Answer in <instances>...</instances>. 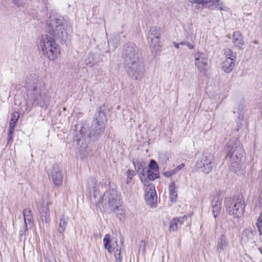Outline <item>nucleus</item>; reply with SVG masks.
Masks as SVG:
<instances>
[{"label": "nucleus", "mask_w": 262, "mask_h": 262, "mask_svg": "<svg viewBox=\"0 0 262 262\" xmlns=\"http://www.w3.org/2000/svg\"><path fill=\"white\" fill-rule=\"evenodd\" d=\"M187 219V216L186 215L173 219L170 223L169 230L170 231H174L177 230L178 227L182 225Z\"/></svg>", "instance_id": "obj_19"}, {"label": "nucleus", "mask_w": 262, "mask_h": 262, "mask_svg": "<svg viewBox=\"0 0 262 262\" xmlns=\"http://www.w3.org/2000/svg\"><path fill=\"white\" fill-rule=\"evenodd\" d=\"M229 241L225 234H222L217 239L216 251L221 253L228 246Z\"/></svg>", "instance_id": "obj_18"}, {"label": "nucleus", "mask_w": 262, "mask_h": 262, "mask_svg": "<svg viewBox=\"0 0 262 262\" xmlns=\"http://www.w3.org/2000/svg\"><path fill=\"white\" fill-rule=\"evenodd\" d=\"M31 209L26 208L24 210V218L26 227V230L28 229V225H30L32 220V215Z\"/></svg>", "instance_id": "obj_23"}, {"label": "nucleus", "mask_w": 262, "mask_h": 262, "mask_svg": "<svg viewBox=\"0 0 262 262\" xmlns=\"http://www.w3.org/2000/svg\"><path fill=\"white\" fill-rule=\"evenodd\" d=\"M259 250L260 251V253L262 254V247L259 248Z\"/></svg>", "instance_id": "obj_46"}, {"label": "nucleus", "mask_w": 262, "mask_h": 262, "mask_svg": "<svg viewBox=\"0 0 262 262\" xmlns=\"http://www.w3.org/2000/svg\"><path fill=\"white\" fill-rule=\"evenodd\" d=\"M14 127L12 125L11 126L9 125L8 134H13Z\"/></svg>", "instance_id": "obj_39"}, {"label": "nucleus", "mask_w": 262, "mask_h": 262, "mask_svg": "<svg viewBox=\"0 0 262 262\" xmlns=\"http://www.w3.org/2000/svg\"><path fill=\"white\" fill-rule=\"evenodd\" d=\"M161 35V31L160 29L156 27H152L150 29L148 38L151 39L153 37H160Z\"/></svg>", "instance_id": "obj_26"}, {"label": "nucleus", "mask_w": 262, "mask_h": 262, "mask_svg": "<svg viewBox=\"0 0 262 262\" xmlns=\"http://www.w3.org/2000/svg\"><path fill=\"white\" fill-rule=\"evenodd\" d=\"M225 59L223 61L222 69L227 73L231 72L235 67L236 59V53L230 49L224 50Z\"/></svg>", "instance_id": "obj_10"}, {"label": "nucleus", "mask_w": 262, "mask_h": 262, "mask_svg": "<svg viewBox=\"0 0 262 262\" xmlns=\"http://www.w3.org/2000/svg\"><path fill=\"white\" fill-rule=\"evenodd\" d=\"M90 192L91 193V196L92 197L93 195V198L95 199V203L96 204L101 202V194L96 192L95 186H93L92 189H90Z\"/></svg>", "instance_id": "obj_27"}, {"label": "nucleus", "mask_w": 262, "mask_h": 262, "mask_svg": "<svg viewBox=\"0 0 262 262\" xmlns=\"http://www.w3.org/2000/svg\"><path fill=\"white\" fill-rule=\"evenodd\" d=\"M184 164H181L180 165L177 166V169H179V170H181L183 167H184Z\"/></svg>", "instance_id": "obj_44"}, {"label": "nucleus", "mask_w": 262, "mask_h": 262, "mask_svg": "<svg viewBox=\"0 0 262 262\" xmlns=\"http://www.w3.org/2000/svg\"><path fill=\"white\" fill-rule=\"evenodd\" d=\"M125 66L128 75L137 80L144 71L143 62L139 59L138 48L134 45L127 46L123 52Z\"/></svg>", "instance_id": "obj_2"}, {"label": "nucleus", "mask_w": 262, "mask_h": 262, "mask_svg": "<svg viewBox=\"0 0 262 262\" xmlns=\"http://www.w3.org/2000/svg\"><path fill=\"white\" fill-rule=\"evenodd\" d=\"M169 198L171 202L173 203L177 201L178 194L176 189L175 183L171 182L169 186Z\"/></svg>", "instance_id": "obj_22"}, {"label": "nucleus", "mask_w": 262, "mask_h": 262, "mask_svg": "<svg viewBox=\"0 0 262 262\" xmlns=\"http://www.w3.org/2000/svg\"><path fill=\"white\" fill-rule=\"evenodd\" d=\"M139 247H140V249H141L142 248V251H145V242L143 241H141L140 242Z\"/></svg>", "instance_id": "obj_38"}, {"label": "nucleus", "mask_w": 262, "mask_h": 262, "mask_svg": "<svg viewBox=\"0 0 262 262\" xmlns=\"http://www.w3.org/2000/svg\"><path fill=\"white\" fill-rule=\"evenodd\" d=\"M145 199L148 205L155 208L157 204V195L155 190V186L150 184L145 189Z\"/></svg>", "instance_id": "obj_12"}, {"label": "nucleus", "mask_w": 262, "mask_h": 262, "mask_svg": "<svg viewBox=\"0 0 262 262\" xmlns=\"http://www.w3.org/2000/svg\"><path fill=\"white\" fill-rule=\"evenodd\" d=\"M173 45L174 47L176 49H179L180 48V46H182L181 44V42H180V43H176L175 42H173Z\"/></svg>", "instance_id": "obj_42"}, {"label": "nucleus", "mask_w": 262, "mask_h": 262, "mask_svg": "<svg viewBox=\"0 0 262 262\" xmlns=\"http://www.w3.org/2000/svg\"><path fill=\"white\" fill-rule=\"evenodd\" d=\"M28 94L33 105L47 107L49 103V97L47 94L45 84L37 76L31 75L26 82Z\"/></svg>", "instance_id": "obj_1"}, {"label": "nucleus", "mask_w": 262, "mask_h": 262, "mask_svg": "<svg viewBox=\"0 0 262 262\" xmlns=\"http://www.w3.org/2000/svg\"><path fill=\"white\" fill-rule=\"evenodd\" d=\"M136 170L138 172H142L143 170V167L145 164L143 162H139V161H135L133 162Z\"/></svg>", "instance_id": "obj_30"}, {"label": "nucleus", "mask_w": 262, "mask_h": 262, "mask_svg": "<svg viewBox=\"0 0 262 262\" xmlns=\"http://www.w3.org/2000/svg\"><path fill=\"white\" fill-rule=\"evenodd\" d=\"M174 174H176L175 171L173 170V169L168 171H166V172H165L164 173V175L168 178L170 177L171 176H172V175H173Z\"/></svg>", "instance_id": "obj_34"}, {"label": "nucleus", "mask_w": 262, "mask_h": 262, "mask_svg": "<svg viewBox=\"0 0 262 262\" xmlns=\"http://www.w3.org/2000/svg\"><path fill=\"white\" fill-rule=\"evenodd\" d=\"M173 170L175 171V173H176L179 170V169H177V167H176L174 169H173Z\"/></svg>", "instance_id": "obj_45"}, {"label": "nucleus", "mask_w": 262, "mask_h": 262, "mask_svg": "<svg viewBox=\"0 0 262 262\" xmlns=\"http://www.w3.org/2000/svg\"><path fill=\"white\" fill-rule=\"evenodd\" d=\"M160 37H153V38L149 39L150 48L151 52L155 55L159 54L161 50V46L160 44Z\"/></svg>", "instance_id": "obj_20"}, {"label": "nucleus", "mask_w": 262, "mask_h": 262, "mask_svg": "<svg viewBox=\"0 0 262 262\" xmlns=\"http://www.w3.org/2000/svg\"><path fill=\"white\" fill-rule=\"evenodd\" d=\"M106 121L105 113L100 110H98L95 115L94 122L96 123V131L89 132L86 130V128L82 127L80 130V134L83 136H88L90 138H95V136L101 134L104 128L105 122Z\"/></svg>", "instance_id": "obj_6"}, {"label": "nucleus", "mask_w": 262, "mask_h": 262, "mask_svg": "<svg viewBox=\"0 0 262 262\" xmlns=\"http://www.w3.org/2000/svg\"><path fill=\"white\" fill-rule=\"evenodd\" d=\"M114 255L116 258V260H122V257L121 255V249L120 248H117L116 250L114 251Z\"/></svg>", "instance_id": "obj_32"}, {"label": "nucleus", "mask_w": 262, "mask_h": 262, "mask_svg": "<svg viewBox=\"0 0 262 262\" xmlns=\"http://www.w3.org/2000/svg\"><path fill=\"white\" fill-rule=\"evenodd\" d=\"M214 166L213 158L210 154L203 153L197 161L196 167L204 173H209Z\"/></svg>", "instance_id": "obj_9"}, {"label": "nucleus", "mask_w": 262, "mask_h": 262, "mask_svg": "<svg viewBox=\"0 0 262 262\" xmlns=\"http://www.w3.org/2000/svg\"><path fill=\"white\" fill-rule=\"evenodd\" d=\"M181 45L183 46H186L189 49H193V46L190 42H186V41H182L181 42Z\"/></svg>", "instance_id": "obj_35"}, {"label": "nucleus", "mask_w": 262, "mask_h": 262, "mask_svg": "<svg viewBox=\"0 0 262 262\" xmlns=\"http://www.w3.org/2000/svg\"><path fill=\"white\" fill-rule=\"evenodd\" d=\"M51 202L43 203L40 209V219L42 222L48 224L50 221L49 205Z\"/></svg>", "instance_id": "obj_17"}, {"label": "nucleus", "mask_w": 262, "mask_h": 262, "mask_svg": "<svg viewBox=\"0 0 262 262\" xmlns=\"http://www.w3.org/2000/svg\"><path fill=\"white\" fill-rule=\"evenodd\" d=\"M13 135L12 134H8V144H11L13 142Z\"/></svg>", "instance_id": "obj_37"}, {"label": "nucleus", "mask_w": 262, "mask_h": 262, "mask_svg": "<svg viewBox=\"0 0 262 262\" xmlns=\"http://www.w3.org/2000/svg\"><path fill=\"white\" fill-rule=\"evenodd\" d=\"M191 3L201 4L203 5H208V6H214L216 9L219 10H225L223 4L220 0H188Z\"/></svg>", "instance_id": "obj_15"}, {"label": "nucleus", "mask_w": 262, "mask_h": 262, "mask_svg": "<svg viewBox=\"0 0 262 262\" xmlns=\"http://www.w3.org/2000/svg\"><path fill=\"white\" fill-rule=\"evenodd\" d=\"M194 63L200 73L205 75L207 71L208 56L204 53L198 52L194 55Z\"/></svg>", "instance_id": "obj_11"}, {"label": "nucleus", "mask_w": 262, "mask_h": 262, "mask_svg": "<svg viewBox=\"0 0 262 262\" xmlns=\"http://www.w3.org/2000/svg\"><path fill=\"white\" fill-rule=\"evenodd\" d=\"M67 27V23L63 20V18L53 17L48 22L47 31L61 42H65L68 39Z\"/></svg>", "instance_id": "obj_4"}, {"label": "nucleus", "mask_w": 262, "mask_h": 262, "mask_svg": "<svg viewBox=\"0 0 262 262\" xmlns=\"http://www.w3.org/2000/svg\"><path fill=\"white\" fill-rule=\"evenodd\" d=\"M14 2L15 3H16V0H14Z\"/></svg>", "instance_id": "obj_50"}, {"label": "nucleus", "mask_w": 262, "mask_h": 262, "mask_svg": "<svg viewBox=\"0 0 262 262\" xmlns=\"http://www.w3.org/2000/svg\"><path fill=\"white\" fill-rule=\"evenodd\" d=\"M68 222V219L66 218L63 215L60 217L58 226V231L59 233L64 232L67 228Z\"/></svg>", "instance_id": "obj_24"}, {"label": "nucleus", "mask_w": 262, "mask_h": 262, "mask_svg": "<svg viewBox=\"0 0 262 262\" xmlns=\"http://www.w3.org/2000/svg\"><path fill=\"white\" fill-rule=\"evenodd\" d=\"M49 178L56 186H60L62 183L63 176L62 171L57 166H54L53 167V170L49 174Z\"/></svg>", "instance_id": "obj_14"}, {"label": "nucleus", "mask_w": 262, "mask_h": 262, "mask_svg": "<svg viewBox=\"0 0 262 262\" xmlns=\"http://www.w3.org/2000/svg\"><path fill=\"white\" fill-rule=\"evenodd\" d=\"M256 226L258 230L259 235L262 236V224H256ZM260 240L262 242V238H260Z\"/></svg>", "instance_id": "obj_36"}, {"label": "nucleus", "mask_w": 262, "mask_h": 262, "mask_svg": "<svg viewBox=\"0 0 262 262\" xmlns=\"http://www.w3.org/2000/svg\"><path fill=\"white\" fill-rule=\"evenodd\" d=\"M117 191L114 189H110L104 193L102 201L105 203H107L108 208L111 211L114 212L117 215H123L124 211L120 207L119 201L118 200Z\"/></svg>", "instance_id": "obj_7"}, {"label": "nucleus", "mask_w": 262, "mask_h": 262, "mask_svg": "<svg viewBox=\"0 0 262 262\" xmlns=\"http://www.w3.org/2000/svg\"><path fill=\"white\" fill-rule=\"evenodd\" d=\"M118 45H119V44H118V42H117V43H116V46H115V47L116 48V47Z\"/></svg>", "instance_id": "obj_49"}, {"label": "nucleus", "mask_w": 262, "mask_h": 262, "mask_svg": "<svg viewBox=\"0 0 262 262\" xmlns=\"http://www.w3.org/2000/svg\"><path fill=\"white\" fill-rule=\"evenodd\" d=\"M149 167L150 169L157 170L158 169V166L157 163L154 160H150Z\"/></svg>", "instance_id": "obj_33"}, {"label": "nucleus", "mask_w": 262, "mask_h": 262, "mask_svg": "<svg viewBox=\"0 0 262 262\" xmlns=\"http://www.w3.org/2000/svg\"><path fill=\"white\" fill-rule=\"evenodd\" d=\"M116 262H121V260H116Z\"/></svg>", "instance_id": "obj_48"}, {"label": "nucleus", "mask_w": 262, "mask_h": 262, "mask_svg": "<svg viewBox=\"0 0 262 262\" xmlns=\"http://www.w3.org/2000/svg\"><path fill=\"white\" fill-rule=\"evenodd\" d=\"M38 50L50 60H55L60 53V48L52 37L47 34H42L37 40Z\"/></svg>", "instance_id": "obj_3"}, {"label": "nucleus", "mask_w": 262, "mask_h": 262, "mask_svg": "<svg viewBox=\"0 0 262 262\" xmlns=\"http://www.w3.org/2000/svg\"><path fill=\"white\" fill-rule=\"evenodd\" d=\"M233 144L232 142L229 143L227 147V155L226 159L230 169L236 172L239 170L242 166V159L243 150L239 143V146Z\"/></svg>", "instance_id": "obj_5"}, {"label": "nucleus", "mask_w": 262, "mask_h": 262, "mask_svg": "<svg viewBox=\"0 0 262 262\" xmlns=\"http://www.w3.org/2000/svg\"><path fill=\"white\" fill-rule=\"evenodd\" d=\"M232 37L234 46L239 49H243L244 41L242 34L239 31L235 32L233 34Z\"/></svg>", "instance_id": "obj_21"}, {"label": "nucleus", "mask_w": 262, "mask_h": 262, "mask_svg": "<svg viewBox=\"0 0 262 262\" xmlns=\"http://www.w3.org/2000/svg\"><path fill=\"white\" fill-rule=\"evenodd\" d=\"M258 107L259 109V113H260V116L262 117V103H260L259 104Z\"/></svg>", "instance_id": "obj_43"}, {"label": "nucleus", "mask_w": 262, "mask_h": 262, "mask_svg": "<svg viewBox=\"0 0 262 262\" xmlns=\"http://www.w3.org/2000/svg\"><path fill=\"white\" fill-rule=\"evenodd\" d=\"M127 175V178H126V183L128 184L130 180H132L133 177H134L135 175V171L131 170V169H128L126 172Z\"/></svg>", "instance_id": "obj_31"}, {"label": "nucleus", "mask_w": 262, "mask_h": 262, "mask_svg": "<svg viewBox=\"0 0 262 262\" xmlns=\"http://www.w3.org/2000/svg\"><path fill=\"white\" fill-rule=\"evenodd\" d=\"M225 206L228 213L234 218L239 219L244 212V203L239 199L228 198L226 200Z\"/></svg>", "instance_id": "obj_8"}, {"label": "nucleus", "mask_w": 262, "mask_h": 262, "mask_svg": "<svg viewBox=\"0 0 262 262\" xmlns=\"http://www.w3.org/2000/svg\"><path fill=\"white\" fill-rule=\"evenodd\" d=\"M222 205V199L219 196L214 197L211 202V211L214 218L220 214Z\"/></svg>", "instance_id": "obj_16"}, {"label": "nucleus", "mask_w": 262, "mask_h": 262, "mask_svg": "<svg viewBox=\"0 0 262 262\" xmlns=\"http://www.w3.org/2000/svg\"><path fill=\"white\" fill-rule=\"evenodd\" d=\"M256 235V231L251 228H246L244 230L241 237V242L243 245H250L254 243V237Z\"/></svg>", "instance_id": "obj_13"}, {"label": "nucleus", "mask_w": 262, "mask_h": 262, "mask_svg": "<svg viewBox=\"0 0 262 262\" xmlns=\"http://www.w3.org/2000/svg\"><path fill=\"white\" fill-rule=\"evenodd\" d=\"M158 170L149 169L147 170V177L150 180H154L155 178L158 177Z\"/></svg>", "instance_id": "obj_29"}, {"label": "nucleus", "mask_w": 262, "mask_h": 262, "mask_svg": "<svg viewBox=\"0 0 262 262\" xmlns=\"http://www.w3.org/2000/svg\"><path fill=\"white\" fill-rule=\"evenodd\" d=\"M256 224H262V212L260 213L259 217H258Z\"/></svg>", "instance_id": "obj_41"}, {"label": "nucleus", "mask_w": 262, "mask_h": 262, "mask_svg": "<svg viewBox=\"0 0 262 262\" xmlns=\"http://www.w3.org/2000/svg\"><path fill=\"white\" fill-rule=\"evenodd\" d=\"M19 118V114L17 112H14L11 115V118L9 122V125L13 126L14 127L15 126L16 123L18 119Z\"/></svg>", "instance_id": "obj_28"}, {"label": "nucleus", "mask_w": 262, "mask_h": 262, "mask_svg": "<svg viewBox=\"0 0 262 262\" xmlns=\"http://www.w3.org/2000/svg\"><path fill=\"white\" fill-rule=\"evenodd\" d=\"M108 45H109V46H110V45H111V43H112V41H111V40L108 41Z\"/></svg>", "instance_id": "obj_47"}, {"label": "nucleus", "mask_w": 262, "mask_h": 262, "mask_svg": "<svg viewBox=\"0 0 262 262\" xmlns=\"http://www.w3.org/2000/svg\"><path fill=\"white\" fill-rule=\"evenodd\" d=\"M111 235L109 234H106L104 235L103 239V243L104 248L107 250L108 252L112 253V250L111 246Z\"/></svg>", "instance_id": "obj_25"}, {"label": "nucleus", "mask_w": 262, "mask_h": 262, "mask_svg": "<svg viewBox=\"0 0 262 262\" xmlns=\"http://www.w3.org/2000/svg\"><path fill=\"white\" fill-rule=\"evenodd\" d=\"M244 108L243 104L242 103L239 108V116H243V110Z\"/></svg>", "instance_id": "obj_40"}]
</instances>
